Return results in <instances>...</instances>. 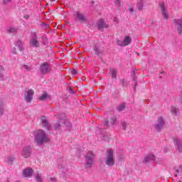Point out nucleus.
<instances>
[{
  "label": "nucleus",
  "instance_id": "nucleus-1",
  "mask_svg": "<svg viewBox=\"0 0 182 182\" xmlns=\"http://www.w3.org/2000/svg\"><path fill=\"white\" fill-rule=\"evenodd\" d=\"M34 139L38 144V146H41V144H43V143H48L49 141V138L45 131L42 129H38L34 132Z\"/></svg>",
  "mask_w": 182,
  "mask_h": 182
},
{
  "label": "nucleus",
  "instance_id": "nucleus-2",
  "mask_svg": "<svg viewBox=\"0 0 182 182\" xmlns=\"http://www.w3.org/2000/svg\"><path fill=\"white\" fill-rule=\"evenodd\" d=\"M104 161L108 167H113L115 164L114 151L112 149H107V154L104 159Z\"/></svg>",
  "mask_w": 182,
  "mask_h": 182
},
{
  "label": "nucleus",
  "instance_id": "nucleus-3",
  "mask_svg": "<svg viewBox=\"0 0 182 182\" xmlns=\"http://www.w3.org/2000/svg\"><path fill=\"white\" fill-rule=\"evenodd\" d=\"M84 157H85V168H90L92 166H93V163L95 161V157H96V155H95L93 151H88Z\"/></svg>",
  "mask_w": 182,
  "mask_h": 182
},
{
  "label": "nucleus",
  "instance_id": "nucleus-4",
  "mask_svg": "<svg viewBox=\"0 0 182 182\" xmlns=\"http://www.w3.org/2000/svg\"><path fill=\"white\" fill-rule=\"evenodd\" d=\"M73 16H75L76 21H79L80 23H86L87 22V17L82 13H80V11H75Z\"/></svg>",
  "mask_w": 182,
  "mask_h": 182
},
{
  "label": "nucleus",
  "instance_id": "nucleus-5",
  "mask_svg": "<svg viewBox=\"0 0 182 182\" xmlns=\"http://www.w3.org/2000/svg\"><path fill=\"white\" fill-rule=\"evenodd\" d=\"M164 124H166V122H164V119L163 117H160L158 118L156 124L154 125L155 130L160 133L161 130L163 129V127H164Z\"/></svg>",
  "mask_w": 182,
  "mask_h": 182
},
{
  "label": "nucleus",
  "instance_id": "nucleus-6",
  "mask_svg": "<svg viewBox=\"0 0 182 182\" xmlns=\"http://www.w3.org/2000/svg\"><path fill=\"white\" fill-rule=\"evenodd\" d=\"M21 154L23 159H29L32 154V146H26L21 150Z\"/></svg>",
  "mask_w": 182,
  "mask_h": 182
},
{
  "label": "nucleus",
  "instance_id": "nucleus-7",
  "mask_svg": "<svg viewBox=\"0 0 182 182\" xmlns=\"http://www.w3.org/2000/svg\"><path fill=\"white\" fill-rule=\"evenodd\" d=\"M39 70L41 75L49 73V72H50V65L47 62H44L40 65Z\"/></svg>",
  "mask_w": 182,
  "mask_h": 182
},
{
  "label": "nucleus",
  "instance_id": "nucleus-8",
  "mask_svg": "<svg viewBox=\"0 0 182 182\" xmlns=\"http://www.w3.org/2000/svg\"><path fill=\"white\" fill-rule=\"evenodd\" d=\"M30 46H32V48H39L41 46V43L38 41V36L36 35V33H33L30 41Z\"/></svg>",
  "mask_w": 182,
  "mask_h": 182
},
{
  "label": "nucleus",
  "instance_id": "nucleus-9",
  "mask_svg": "<svg viewBox=\"0 0 182 182\" xmlns=\"http://www.w3.org/2000/svg\"><path fill=\"white\" fill-rule=\"evenodd\" d=\"M33 95H35V91L32 89H29L26 91V94L24 95V100L27 103H31L32 100H33Z\"/></svg>",
  "mask_w": 182,
  "mask_h": 182
},
{
  "label": "nucleus",
  "instance_id": "nucleus-10",
  "mask_svg": "<svg viewBox=\"0 0 182 182\" xmlns=\"http://www.w3.org/2000/svg\"><path fill=\"white\" fill-rule=\"evenodd\" d=\"M173 23L177 29L178 33H182V18H176L173 20Z\"/></svg>",
  "mask_w": 182,
  "mask_h": 182
},
{
  "label": "nucleus",
  "instance_id": "nucleus-11",
  "mask_svg": "<svg viewBox=\"0 0 182 182\" xmlns=\"http://www.w3.org/2000/svg\"><path fill=\"white\" fill-rule=\"evenodd\" d=\"M61 117L60 115H58V119L61 120V123L65 125V127L68 128V132H70V129H72V124L69 121H65V114H62Z\"/></svg>",
  "mask_w": 182,
  "mask_h": 182
},
{
  "label": "nucleus",
  "instance_id": "nucleus-12",
  "mask_svg": "<svg viewBox=\"0 0 182 182\" xmlns=\"http://www.w3.org/2000/svg\"><path fill=\"white\" fill-rule=\"evenodd\" d=\"M173 143H174V146H175L176 150H178L179 151V153H182V141H181V139H180L178 138H173Z\"/></svg>",
  "mask_w": 182,
  "mask_h": 182
},
{
  "label": "nucleus",
  "instance_id": "nucleus-13",
  "mask_svg": "<svg viewBox=\"0 0 182 182\" xmlns=\"http://www.w3.org/2000/svg\"><path fill=\"white\" fill-rule=\"evenodd\" d=\"M41 123L44 129L48 131L50 130V127H51L50 124H49V122L48 121V118H46V116L41 117Z\"/></svg>",
  "mask_w": 182,
  "mask_h": 182
},
{
  "label": "nucleus",
  "instance_id": "nucleus-14",
  "mask_svg": "<svg viewBox=\"0 0 182 182\" xmlns=\"http://www.w3.org/2000/svg\"><path fill=\"white\" fill-rule=\"evenodd\" d=\"M159 6L161 9V12L162 14L163 18L168 19L169 16L168 14H167V11H166V6L164 5V3H159Z\"/></svg>",
  "mask_w": 182,
  "mask_h": 182
},
{
  "label": "nucleus",
  "instance_id": "nucleus-15",
  "mask_svg": "<svg viewBox=\"0 0 182 182\" xmlns=\"http://www.w3.org/2000/svg\"><path fill=\"white\" fill-rule=\"evenodd\" d=\"M156 160V156L153 154H149L146 155L144 158V163H150V161H153Z\"/></svg>",
  "mask_w": 182,
  "mask_h": 182
},
{
  "label": "nucleus",
  "instance_id": "nucleus-16",
  "mask_svg": "<svg viewBox=\"0 0 182 182\" xmlns=\"http://www.w3.org/2000/svg\"><path fill=\"white\" fill-rule=\"evenodd\" d=\"M33 174V169L32 168H27L23 171V176L29 178Z\"/></svg>",
  "mask_w": 182,
  "mask_h": 182
},
{
  "label": "nucleus",
  "instance_id": "nucleus-17",
  "mask_svg": "<svg viewBox=\"0 0 182 182\" xmlns=\"http://www.w3.org/2000/svg\"><path fill=\"white\" fill-rule=\"evenodd\" d=\"M97 28H98L99 30L103 29L105 28H109L107 24H106V23H105V20L103 18H100L97 21Z\"/></svg>",
  "mask_w": 182,
  "mask_h": 182
},
{
  "label": "nucleus",
  "instance_id": "nucleus-18",
  "mask_svg": "<svg viewBox=\"0 0 182 182\" xmlns=\"http://www.w3.org/2000/svg\"><path fill=\"white\" fill-rule=\"evenodd\" d=\"M93 50L95 52V54L98 56V58H101V56L103 55V51L99 48L97 46L95 45L93 48Z\"/></svg>",
  "mask_w": 182,
  "mask_h": 182
},
{
  "label": "nucleus",
  "instance_id": "nucleus-19",
  "mask_svg": "<svg viewBox=\"0 0 182 182\" xmlns=\"http://www.w3.org/2000/svg\"><path fill=\"white\" fill-rule=\"evenodd\" d=\"M123 42H124V46H127L130 45V43H132V37L129 36H126L124 38Z\"/></svg>",
  "mask_w": 182,
  "mask_h": 182
},
{
  "label": "nucleus",
  "instance_id": "nucleus-20",
  "mask_svg": "<svg viewBox=\"0 0 182 182\" xmlns=\"http://www.w3.org/2000/svg\"><path fill=\"white\" fill-rule=\"evenodd\" d=\"M134 75H136V71H133V73H132V76H133L132 80L134 83V91L136 92V87H137L138 84H137V77L134 76Z\"/></svg>",
  "mask_w": 182,
  "mask_h": 182
},
{
  "label": "nucleus",
  "instance_id": "nucleus-21",
  "mask_svg": "<svg viewBox=\"0 0 182 182\" xmlns=\"http://www.w3.org/2000/svg\"><path fill=\"white\" fill-rule=\"evenodd\" d=\"M136 6L139 11H143V7L144 6V1L143 0H138L136 3Z\"/></svg>",
  "mask_w": 182,
  "mask_h": 182
},
{
  "label": "nucleus",
  "instance_id": "nucleus-22",
  "mask_svg": "<svg viewBox=\"0 0 182 182\" xmlns=\"http://www.w3.org/2000/svg\"><path fill=\"white\" fill-rule=\"evenodd\" d=\"M126 102H122L121 104H119L117 107H116V110H117L118 112H123V110H124V109H126Z\"/></svg>",
  "mask_w": 182,
  "mask_h": 182
},
{
  "label": "nucleus",
  "instance_id": "nucleus-23",
  "mask_svg": "<svg viewBox=\"0 0 182 182\" xmlns=\"http://www.w3.org/2000/svg\"><path fill=\"white\" fill-rule=\"evenodd\" d=\"M4 107H5V102H4V101L1 100L0 101V114L1 116H4L5 114Z\"/></svg>",
  "mask_w": 182,
  "mask_h": 182
},
{
  "label": "nucleus",
  "instance_id": "nucleus-24",
  "mask_svg": "<svg viewBox=\"0 0 182 182\" xmlns=\"http://www.w3.org/2000/svg\"><path fill=\"white\" fill-rule=\"evenodd\" d=\"M16 46H18V48H19L20 52H22L23 50V43H22V41H18L16 43Z\"/></svg>",
  "mask_w": 182,
  "mask_h": 182
},
{
  "label": "nucleus",
  "instance_id": "nucleus-25",
  "mask_svg": "<svg viewBox=\"0 0 182 182\" xmlns=\"http://www.w3.org/2000/svg\"><path fill=\"white\" fill-rule=\"evenodd\" d=\"M110 72L112 79H117V70L112 68Z\"/></svg>",
  "mask_w": 182,
  "mask_h": 182
},
{
  "label": "nucleus",
  "instance_id": "nucleus-26",
  "mask_svg": "<svg viewBox=\"0 0 182 182\" xmlns=\"http://www.w3.org/2000/svg\"><path fill=\"white\" fill-rule=\"evenodd\" d=\"M49 97H50V96H49V95H48V93L45 92L41 96H40L39 99H40V100L45 101V100H46V99H49Z\"/></svg>",
  "mask_w": 182,
  "mask_h": 182
},
{
  "label": "nucleus",
  "instance_id": "nucleus-27",
  "mask_svg": "<svg viewBox=\"0 0 182 182\" xmlns=\"http://www.w3.org/2000/svg\"><path fill=\"white\" fill-rule=\"evenodd\" d=\"M171 112L172 114H174V116H177V112H178V108H176L174 106H171Z\"/></svg>",
  "mask_w": 182,
  "mask_h": 182
},
{
  "label": "nucleus",
  "instance_id": "nucleus-28",
  "mask_svg": "<svg viewBox=\"0 0 182 182\" xmlns=\"http://www.w3.org/2000/svg\"><path fill=\"white\" fill-rule=\"evenodd\" d=\"M60 123H62L60 121H57L56 122H55V124H54V129H55V130H58V129H60V127H61V124H60Z\"/></svg>",
  "mask_w": 182,
  "mask_h": 182
},
{
  "label": "nucleus",
  "instance_id": "nucleus-29",
  "mask_svg": "<svg viewBox=\"0 0 182 182\" xmlns=\"http://www.w3.org/2000/svg\"><path fill=\"white\" fill-rule=\"evenodd\" d=\"M34 178H36V181H38V182L43 181L42 179V177L41 176V174H39V173L36 174Z\"/></svg>",
  "mask_w": 182,
  "mask_h": 182
},
{
  "label": "nucleus",
  "instance_id": "nucleus-30",
  "mask_svg": "<svg viewBox=\"0 0 182 182\" xmlns=\"http://www.w3.org/2000/svg\"><path fill=\"white\" fill-rule=\"evenodd\" d=\"M120 82L122 87H126L127 89V81L126 80V79H122L120 80Z\"/></svg>",
  "mask_w": 182,
  "mask_h": 182
},
{
  "label": "nucleus",
  "instance_id": "nucleus-31",
  "mask_svg": "<svg viewBox=\"0 0 182 182\" xmlns=\"http://www.w3.org/2000/svg\"><path fill=\"white\" fill-rule=\"evenodd\" d=\"M116 122H117V118H116L115 116L112 117L110 119V123L112 124H116Z\"/></svg>",
  "mask_w": 182,
  "mask_h": 182
},
{
  "label": "nucleus",
  "instance_id": "nucleus-32",
  "mask_svg": "<svg viewBox=\"0 0 182 182\" xmlns=\"http://www.w3.org/2000/svg\"><path fill=\"white\" fill-rule=\"evenodd\" d=\"M117 45L118 46H121V47L125 46L124 41H120V40H117Z\"/></svg>",
  "mask_w": 182,
  "mask_h": 182
},
{
  "label": "nucleus",
  "instance_id": "nucleus-33",
  "mask_svg": "<svg viewBox=\"0 0 182 182\" xmlns=\"http://www.w3.org/2000/svg\"><path fill=\"white\" fill-rule=\"evenodd\" d=\"M7 159H8L9 163H14V161H15V157L9 156L7 157Z\"/></svg>",
  "mask_w": 182,
  "mask_h": 182
},
{
  "label": "nucleus",
  "instance_id": "nucleus-34",
  "mask_svg": "<svg viewBox=\"0 0 182 182\" xmlns=\"http://www.w3.org/2000/svg\"><path fill=\"white\" fill-rule=\"evenodd\" d=\"M9 33H15L16 32V28H10L8 31Z\"/></svg>",
  "mask_w": 182,
  "mask_h": 182
},
{
  "label": "nucleus",
  "instance_id": "nucleus-35",
  "mask_svg": "<svg viewBox=\"0 0 182 182\" xmlns=\"http://www.w3.org/2000/svg\"><path fill=\"white\" fill-rule=\"evenodd\" d=\"M23 68L27 70V72H31V66L28 65H23Z\"/></svg>",
  "mask_w": 182,
  "mask_h": 182
},
{
  "label": "nucleus",
  "instance_id": "nucleus-36",
  "mask_svg": "<svg viewBox=\"0 0 182 182\" xmlns=\"http://www.w3.org/2000/svg\"><path fill=\"white\" fill-rule=\"evenodd\" d=\"M41 26L43 29H48V28H49V26L46 23H42Z\"/></svg>",
  "mask_w": 182,
  "mask_h": 182
},
{
  "label": "nucleus",
  "instance_id": "nucleus-37",
  "mask_svg": "<svg viewBox=\"0 0 182 182\" xmlns=\"http://www.w3.org/2000/svg\"><path fill=\"white\" fill-rule=\"evenodd\" d=\"M102 140H103V141H109V136H107V135H104V136H102Z\"/></svg>",
  "mask_w": 182,
  "mask_h": 182
},
{
  "label": "nucleus",
  "instance_id": "nucleus-38",
  "mask_svg": "<svg viewBox=\"0 0 182 182\" xmlns=\"http://www.w3.org/2000/svg\"><path fill=\"white\" fill-rule=\"evenodd\" d=\"M104 124L106 127H109V120L107 119H104Z\"/></svg>",
  "mask_w": 182,
  "mask_h": 182
},
{
  "label": "nucleus",
  "instance_id": "nucleus-39",
  "mask_svg": "<svg viewBox=\"0 0 182 182\" xmlns=\"http://www.w3.org/2000/svg\"><path fill=\"white\" fill-rule=\"evenodd\" d=\"M12 0H3L2 4L3 5H6L7 4H9V2H11Z\"/></svg>",
  "mask_w": 182,
  "mask_h": 182
},
{
  "label": "nucleus",
  "instance_id": "nucleus-40",
  "mask_svg": "<svg viewBox=\"0 0 182 182\" xmlns=\"http://www.w3.org/2000/svg\"><path fill=\"white\" fill-rule=\"evenodd\" d=\"M127 126V124H126V122H122V130H126Z\"/></svg>",
  "mask_w": 182,
  "mask_h": 182
},
{
  "label": "nucleus",
  "instance_id": "nucleus-41",
  "mask_svg": "<svg viewBox=\"0 0 182 182\" xmlns=\"http://www.w3.org/2000/svg\"><path fill=\"white\" fill-rule=\"evenodd\" d=\"M71 73L73 76H76V75H77V71L76 70H72Z\"/></svg>",
  "mask_w": 182,
  "mask_h": 182
},
{
  "label": "nucleus",
  "instance_id": "nucleus-42",
  "mask_svg": "<svg viewBox=\"0 0 182 182\" xmlns=\"http://www.w3.org/2000/svg\"><path fill=\"white\" fill-rule=\"evenodd\" d=\"M12 53H14V55H16V48H14L11 50Z\"/></svg>",
  "mask_w": 182,
  "mask_h": 182
},
{
  "label": "nucleus",
  "instance_id": "nucleus-43",
  "mask_svg": "<svg viewBox=\"0 0 182 182\" xmlns=\"http://www.w3.org/2000/svg\"><path fill=\"white\" fill-rule=\"evenodd\" d=\"M114 4L115 5H120V0H115Z\"/></svg>",
  "mask_w": 182,
  "mask_h": 182
},
{
  "label": "nucleus",
  "instance_id": "nucleus-44",
  "mask_svg": "<svg viewBox=\"0 0 182 182\" xmlns=\"http://www.w3.org/2000/svg\"><path fill=\"white\" fill-rule=\"evenodd\" d=\"M129 12H131V14H133V12H134V9L129 8Z\"/></svg>",
  "mask_w": 182,
  "mask_h": 182
},
{
  "label": "nucleus",
  "instance_id": "nucleus-45",
  "mask_svg": "<svg viewBox=\"0 0 182 182\" xmlns=\"http://www.w3.org/2000/svg\"><path fill=\"white\" fill-rule=\"evenodd\" d=\"M50 180L52 182H56V178H50Z\"/></svg>",
  "mask_w": 182,
  "mask_h": 182
},
{
  "label": "nucleus",
  "instance_id": "nucleus-46",
  "mask_svg": "<svg viewBox=\"0 0 182 182\" xmlns=\"http://www.w3.org/2000/svg\"><path fill=\"white\" fill-rule=\"evenodd\" d=\"M0 72H4V66L0 65Z\"/></svg>",
  "mask_w": 182,
  "mask_h": 182
},
{
  "label": "nucleus",
  "instance_id": "nucleus-47",
  "mask_svg": "<svg viewBox=\"0 0 182 182\" xmlns=\"http://www.w3.org/2000/svg\"><path fill=\"white\" fill-rule=\"evenodd\" d=\"M70 93H75V92H73V88L70 87Z\"/></svg>",
  "mask_w": 182,
  "mask_h": 182
},
{
  "label": "nucleus",
  "instance_id": "nucleus-48",
  "mask_svg": "<svg viewBox=\"0 0 182 182\" xmlns=\"http://www.w3.org/2000/svg\"><path fill=\"white\" fill-rule=\"evenodd\" d=\"M114 22H116L117 23H119V20L116 18H114Z\"/></svg>",
  "mask_w": 182,
  "mask_h": 182
},
{
  "label": "nucleus",
  "instance_id": "nucleus-49",
  "mask_svg": "<svg viewBox=\"0 0 182 182\" xmlns=\"http://www.w3.org/2000/svg\"><path fill=\"white\" fill-rule=\"evenodd\" d=\"M1 77H4V74H2L1 73H0V79H1Z\"/></svg>",
  "mask_w": 182,
  "mask_h": 182
},
{
  "label": "nucleus",
  "instance_id": "nucleus-50",
  "mask_svg": "<svg viewBox=\"0 0 182 182\" xmlns=\"http://www.w3.org/2000/svg\"><path fill=\"white\" fill-rule=\"evenodd\" d=\"M26 19H29V16H25Z\"/></svg>",
  "mask_w": 182,
  "mask_h": 182
},
{
  "label": "nucleus",
  "instance_id": "nucleus-51",
  "mask_svg": "<svg viewBox=\"0 0 182 182\" xmlns=\"http://www.w3.org/2000/svg\"><path fill=\"white\" fill-rule=\"evenodd\" d=\"M91 4L93 5V4H95V1H92Z\"/></svg>",
  "mask_w": 182,
  "mask_h": 182
},
{
  "label": "nucleus",
  "instance_id": "nucleus-52",
  "mask_svg": "<svg viewBox=\"0 0 182 182\" xmlns=\"http://www.w3.org/2000/svg\"><path fill=\"white\" fill-rule=\"evenodd\" d=\"M179 171L178 169L176 170V173H178Z\"/></svg>",
  "mask_w": 182,
  "mask_h": 182
},
{
  "label": "nucleus",
  "instance_id": "nucleus-53",
  "mask_svg": "<svg viewBox=\"0 0 182 182\" xmlns=\"http://www.w3.org/2000/svg\"><path fill=\"white\" fill-rule=\"evenodd\" d=\"M178 182H182V178H181V180H179Z\"/></svg>",
  "mask_w": 182,
  "mask_h": 182
},
{
  "label": "nucleus",
  "instance_id": "nucleus-54",
  "mask_svg": "<svg viewBox=\"0 0 182 182\" xmlns=\"http://www.w3.org/2000/svg\"><path fill=\"white\" fill-rule=\"evenodd\" d=\"M160 79H161V76H159Z\"/></svg>",
  "mask_w": 182,
  "mask_h": 182
},
{
  "label": "nucleus",
  "instance_id": "nucleus-55",
  "mask_svg": "<svg viewBox=\"0 0 182 182\" xmlns=\"http://www.w3.org/2000/svg\"><path fill=\"white\" fill-rule=\"evenodd\" d=\"M175 177H177V175H175Z\"/></svg>",
  "mask_w": 182,
  "mask_h": 182
}]
</instances>
